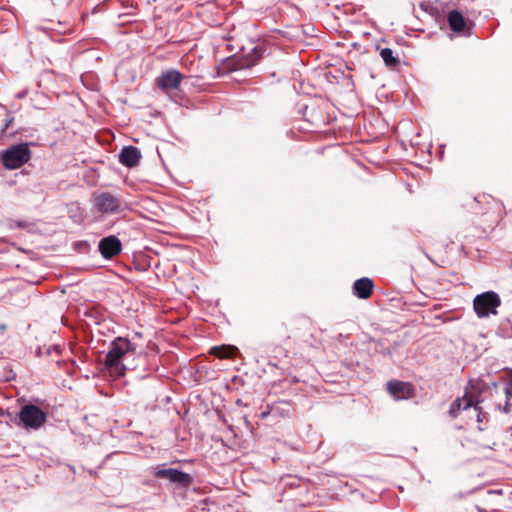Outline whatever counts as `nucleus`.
<instances>
[{
  "label": "nucleus",
  "mask_w": 512,
  "mask_h": 512,
  "mask_svg": "<svg viewBox=\"0 0 512 512\" xmlns=\"http://www.w3.org/2000/svg\"><path fill=\"white\" fill-rule=\"evenodd\" d=\"M137 346L127 338H115L109 347V350L104 359V365L111 376L122 377L125 375L127 366L124 364V359L132 354H136Z\"/></svg>",
  "instance_id": "nucleus-1"
},
{
  "label": "nucleus",
  "mask_w": 512,
  "mask_h": 512,
  "mask_svg": "<svg viewBox=\"0 0 512 512\" xmlns=\"http://www.w3.org/2000/svg\"><path fill=\"white\" fill-rule=\"evenodd\" d=\"M472 406H474L473 399L467 395H464L462 398H457L452 402L449 413L451 417L456 418L461 410H466ZM475 409L479 410L480 408L475 405Z\"/></svg>",
  "instance_id": "nucleus-14"
},
{
  "label": "nucleus",
  "mask_w": 512,
  "mask_h": 512,
  "mask_svg": "<svg viewBox=\"0 0 512 512\" xmlns=\"http://www.w3.org/2000/svg\"><path fill=\"white\" fill-rule=\"evenodd\" d=\"M477 207L473 212L481 216L480 224L487 228H492L498 224L501 219L502 204L490 195L481 194L474 198Z\"/></svg>",
  "instance_id": "nucleus-2"
},
{
  "label": "nucleus",
  "mask_w": 512,
  "mask_h": 512,
  "mask_svg": "<svg viewBox=\"0 0 512 512\" xmlns=\"http://www.w3.org/2000/svg\"><path fill=\"white\" fill-rule=\"evenodd\" d=\"M448 24L452 31L456 33L464 32L467 28V23L463 15L458 10H452L448 13Z\"/></svg>",
  "instance_id": "nucleus-15"
},
{
  "label": "nucleus",
  "mask_w": 512,
  "mask_h": 512,
  "mask_svg": "<svg viewBox=\"0 0 512 512\" xmlns=\"http://www.w3.org/2000/svg\"><path fill=\"white\" fill-rule=\"evenodd\" d=\"M501 305L500 297L493 291L477 295L473 301V307L478 317H488L497 314L496 309Z\"/></svg>",
  "instance_id": "nucleus-4"
},
{
  "label": "nucleus",
  "mask_w": 512,
  "mask_h": 512,
  "mask_svg": "<svg viewBox=\"0 0 512 512\" xmlns=\"http://www.w3.org/2000/svg\"><path fill=\"white\" fill-rule=\"evenodd\" d=\"M11 121H12V119H9L8 115H6L5 119L1 120L0 135H2L7 130Z\"/></svg>",
  "instance_id": "nucleus-18"
},
{
  "label": "nucleus",
  "mask_w": 512,
  "mask_h": 512,
  "mask_svg": "<svg viewBox=\"0 0 512 512\" xmlns=\"http://www.w3.org/2000/svg\"><path fill=\"white\" fill-rule=\"evenodd\" d=\"M28 143L13 145L1 153V161L5 168L13 170L22 167L31 159Z\"/></svg>",
  "instance_id": "nucleus-3"
},
{
  "label": "nucleus",
  "mask_w": 512,
  "mask_h": 512,
  "mask_svg": "<svg viewBox=\"0 0 512 512\" xmlns=\"http://www.w3.org/2000/svg\"><path fill=\"white\" fill-rule=\"evenodd\" d=\"M141 153L137 147L126 146L119 154V162L129 168L135 167L139 164Z\"/></svg>",
  "instance_id": "nucleus-12"
},
{
  "label": "nucleus",
  "mask_w": 512,
  "mask_h": 512,
  "mask_svg": "<svg viewBox=\"0 0 512 512\" xmlns=\"http://www.w3.org/2000/svg\"><path fill=\"white\" fill-rule=\"evenodd\" d=\"M154 475L156 478L168 479L170 482L184 488L189 487L192 483V477L188 473L173 468L158 469Z\"/></svg>",
  "instance_id": "nucleus-10"
},
{
  "label": "nucleus",
  "mask_w": 512,
  "mask_h": 512,
  "mask_svg": "<svg viewBox=\"0 0 512 512\" xmlns=\"http://www.w3.org/2000/svg\"><path fill=\"white\" fill-rule=\"evenodd\" d=\"M241 56L238 59V67L240 69L250 68L258 63L263 54L262 46H255L253 42H249L248 47L241 46Z\"/></svg>",
  "instance_id": "nucleus-7"
},
{
  "label": "nucleus",
  "mask_w": 512,
  "mask_h": 512,
  "mask_svg": "<svg viewBox=\"0 0 512 512\" xmlns=\"http://www.w3.org/2000/svg\"><path fill=\"white\" fill-rule=\"evenodd\" d=\"M98 248L104 258L111 259L121 252L122 244L116 236L111 235L101 239Z\"/></svg>",
  "instance_id": "nucleus-11"
},
{
  "label": "nucleus",
  "mask_w": 512,
  "mask_h": 512,
  "mask_svg": "<svg viewBox=\"0 0 512 512\" xmlns=\"http://www.w3.org/2000/svg\"><path fill=\"white\" fill-rule=\"evenodd\" d=\"M183 80V75L176 69H169L156 78V85L164 92L176 90Z\"/></svg>",
  "instance_id": "nucleus-8"
},
{
  "label": "nucleus",
  "mask_w": 512,
  "mask_h": 512,
  "mask_svg": "<svg viewBox=\"0 0 512 512\" xmlns=\"http://www.w3.org/2000/svg\"><path fill=\"white\" fill-rule=\"evenodd\" d=\"M238 348L233 345L214 346L210 349V354L219 359H231L238 353Z\"/></svg>",
  "instance_id": "nucleus-16"
},
{
  "label": "nucleus",
  "mask_w": 512,
  "mask_h": 512,
  "mask_svg": "<svg viewBox=\"0 0 512 512\" xmlns=\"http://www.w3.org/2000/svg\"><path fill=\"white\" fill-rule=\"evenodd\" d=\"M353 294L360 299H368L372 293L374 288V283L372 279L368 277H363L357 279L353 284Z\"/></svg>",
  "instance_id": "nucleus-13"
},
{
  "label": "nucleus",
  "mask_w": 512,
  "mask_h": 512,
  "mask_svg": "<svg viewBox=\"0 0 512 512\" xmlns=\"http://www.w3.org/2000/svg\"><path fill=\"white\" fill-rule=\"evenodd\" d=\"M46 418V413L33 404L24 405L19 413V419L26 429H39L46 422Z\"/></svg>",
  "instance_id": "nucleus-5"
},
{
  "label": "nucleus",
  "mask_w": 512,
  "mask_h": 512,
  "mask_svg": "<svg viewBox=\"0 0 512 512\" xmlns=\"http://www.w3.org/2000/svg\"><path fill=\"white\" fill-rule=\"evenodd\" d=\"M93 202L97 211L102 214L121 213L125 209V203L110 192L96 194Z\"/></svg>",
  "instance_id": "nucleus-6"
},
{
  "label": "nucleus",
  "mask_w": 512,
  "mask_h": 512,
  "mask_svg": "<svg viewBox=\"0 0 512 512\" xmlns=\"http://www.w3.org/2000/svg\"><path fill=\"white\" fill-rule=\"evenodd\" d=\"M386 389L395 400H407L414 397L415 389L409 382L391 380L387 382Z\"/></svg>",
  "instance_id": "nucleus-9"
},
{
  "label": "nucleus",
  "mask_w": 512,
  "mask_h": 512,
  "mask_svg": "<svg viewBox=\"0 0 512 512\" xmlns=\"http://www.w3.org/2000/svg\"><path fill=\"white\" fill-rule=\"evenodd\" d=\"M380 56L385 65L389 68H396L399 65V58L394 56L393 50L390 48H382L380 50Z\"/></svg>",
  "instance_id": "nucleus-17"
}]
</instances>
